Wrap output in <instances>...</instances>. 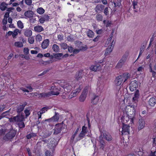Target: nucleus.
<instances>
[{
    "instance_id": "f257e3e1",
    "label": "nucleus",
    "mask_w": 156,
    "mask_h": 156,
    "mask_svg": "<svg viewBox=\"0 0 156 156\" xmlns=\"http://www.w3.org/2000/svg\"><path fill=\"white\" fill-rule=\"evenodd\" d=\"M24 120V115H20L16 116H13L9 119L10 122L17 123L20 128H23L25 127V124L23 122Z\"/></svg>"
},
{
    "instance_id": "f03ea898",
    "label": "nucleus",
    "mask_w": 156,
    "mask_h": 156,
    "mask_svg": "<svg viewBox=\"0 0 156 156\" xmlns=\"http://www.w3.org/2000/svg\"><path fill=\"white\" fill-rule=\"evenodd\" d=\"M129 77V74L128 73H124L122 75L119 76L115 79V84L117 86H119L121 84L124 79L123 83L125 82Z\"/></svg>"
},
{
    "instance_id": "7ed1b4c3",
    "label": "nucleus",
    "mask_w": 156,
    "mask_h": 156,
    "mask_svg": "<svg viewBox=\"0 0 156 156\" xmlns=\"http://www.w3.org/2000/svg\"><path fill=\"white\" fill-rule=\"evenodd\" d=\"M16 132L12 129L6 133L3 137V140L6 141H12L16 136Z\"/></svg>"
},
{
    "instance_id": "20e7f679",
    "label": "nucleus",
    "mask_w": 156,
    "mask_h": 156,
    "mask_svg": "<svg viewBox=\"0 0 156 156\" xmlns=\"http://www.w3.org/2000/svg\"><path fill=\"white\" fill-rule=\"evenodd\" d=\"M136 105H132L130 107V108H128L126 110L127 115L130 117L131 121H132L135 115Z\"/></svg>"
},
{
    "instance_id": "39448f33",
    "label": "nucleus",
    "mask_w": 156,
    "mask_h": 156,
    "mask_svg": "<svg viewBox=\"0 0 156 156\" xmlns=\"http://www.w3.org/2000/svg\"><path fill=\"white\" fill-rule=\"evenodd\" d=\"M27 105V103L24 102L23 104H21L20 105H18L17 106L16 111L18 113L17 115H24L23 111Z\"/></svg>"
},
{
    "instance_id": "423d86ee",
    "label": "nucleus",
    "mask_w": 156,
    "mask_h": 156,
    "mask_svg": "<svg viewBox=\"0 0 156 156\" xmlns=\"http://www.w3.org/2000/svg\"><path fill=\"white\" fill-rule=\"evenodd\" d=\"M130 126L127 124H125L124 123H122V127L121 132L122 135H126L129 134V130Z\"/></svg>"
},
{
    "instance_id": "0eeeda50",
    "label": "nucleus",
    "mask_w": 156,
    "mask_h": 156,
    "mask_svg": "<svg viewBox=\"0 0 156 156\" xmlns=\"http://www.w3.org/2000/svg\"><path fill=\"white\" fill-rule=\"evenodd\" d=\"M88 87H86L84 88L81 95L80 97L79 100L80 101L83 102L85 101L88 93Z\"/></svg>"
},
{
    "instance_id": "6e6552de",
    "label": "nucleus",
    "mask_w": 156,
    "mask_h": 156,
    "mask_svg": "<svg viewBox=\"0 0 156 156\" xmlns=\"http://www.w3.org/2000/svg\"><path fill=\"white\" fill-rule=\"evenodd\" d=\"M49 93L50 96L53 95H58L60 93V90L57 88L52 87L51 91L49 92Z\"/></svg>"
},
{
    "instance_id": "1a4fd4ad",
    "label": "nucleus",
    "mask_w": 156,
    "mask_h": 156,
    "mask_svg": "<svg viewBox=\"0 0 156 156\" xmlns=\"http://www.w3.org/2000/svg\"><path fill=\"white\" fill-rule=\"evenodd\" d=\"M62 125L61 124L56 125L55 128L54 130V134L55 135H57L60 133L62 130Z\"/></svg>"
},
{
    "instance_id": "9d476101",
    "label": "nucleus",
    "mask_w": 156,
    "mask_h": 156,
    "mask_svg": "<svg viewBox=\"0 0 156 156\" xmlns=\"http://www.w3.org/2000/svg\"><path fill=\"white\" fill-rule=\"evenodd\" d=\"M137 86V81L136 80L132 81L129 84L130 90L131 91H133L136 90Z\"/></svg>"
},
{
    "instance_id": "9b49d317",
    "label": "nucleus",
    "mask_w": 156,
    "mask_h": 156,
    "mask_svg": "<svg viewBox=\"0 0 156 156\" xmlns=\"http://www.w3.org/2000/svg\"><path fill=\"white\" fill-rule=\"evenodd\" d=\"M98 141L99 142V145L100 148L104 150V148L106 145V144L105 141L103 139L102 133H101V135L98 138Z\"/></svg>"
},
{
    "instance_id": "f8f14e48",
    "label": "nucleus",
    "mask_w": 156,
    "mask_h": 156,
    "mask_svg": "<svg viewBox=\"0 0 156 156\" xmlns=\"http://www.w3.org/2000/svg\"><path fill=\"white\" fill-rule=\"evenodd\" d=\"M115 43V42H114V40H112V43L110 44V45H108V48L105 51V55L108 54L112 51Z\"/></svg>"
},
{
    "instance_id": "ddd939ff",
    "label": "nucleus",
    "mask_w": 156,
    "mask_h": 156,
    "mask_svg": "<svg viewBox=\"0 0 156 156\" xmlns=\"http://www.w3.org/2000/svg\"><path fill=\"white\" fill-rule=\"evenodd\" d=\"M145 126V122L144 120L142 118L139 119L138 121V129L140 130L144 128Z\"/></svg>"
},
{
    "instance_id": "4468645a",
    "label": "nucleus",
    "mask_w": 156,
    "mask_h": 156,
    "mask_svg": "<svg viewBox=\"0 0 156 156\" xmlns=\"http://www.w3.org/2000/svg\"><path fill=\"white\" fill-rule=\"evenodd\" d=\"M103 137L104 138L108 141H110L112 140V137L111 135L108 133L104 132L103 133Z\"/></svg>"
},
{
    "instance_id": "2eb2a0df",
    "label": "nucleus",
    "mask_w": 156,
    "mask_h": 156,
    "mask_svg": "<svg viewBox=\"0 0 156 156\" xmlns=\"http://www.w3.org/2000/svg\"><path fill=\"white\" fill-rule=\"evenodd\" d=\"M49 92H43L41 93L38 94V98H46L50 96Z\"/></svg>"
},
{
    "instance_id": "dca6fc26",
    "label": "nucleus",
    "mask_w": 156,
    "mask_h": 156,
    "mask_svg": "<svg viewBox=\"0 0 156 156\" xmlns=\"http://www.w3.org/2000/svg\"><path fill=\"white\" fill-rule=\"evenodd\" d=\"M90 68L92 71H97L100 70L101 69V67L100 65L97 64L96 65L91 66Z\"/></svg>"
},
{
    "instance_id": "f3484780",
    "label": "nucleus",
    "mask_w": 156,
    "mask_h": 156,
    "mask_svg": "<svg viewBox=\"0 0 156 156\" xmlns=\"http://www.w3.org/2000/svg\"><path fill=\"white\" fill-rule=\"evenodd\" d=\"M104 6L102 4H98L96 6L95 10L97 12H101L104 9Z\"/></svg>"
},
{
    "instance_id": "a211bd4d",
    "label": "nucleus",
    "mask_w": 156,
    "mask_h": 156,
    "mask_svg": "<svg viewBox=\"0 0 156 156\" xmlns=\"http://www.w3.org/2000/svg\"><path fill=\"white\" fill-rule=\"evenodd\" d=\"M140 94L139 91L137 90L134 94V97L133 98V100L135 103V105H136V103L137 102V99L139 98Z\"/></svg>"
},
{
    "instance_id": "6ab92c4d",
    "label": "nucleus",
    "mask_w": 156,
    "mask_h": 156,
    "mask_svg": "<svg viewBox=\"0 0 156 156\" xmlns=\"http://www.w3.org/2000/svg\"><path fill=\"white\" fill-rule=\"evenodd\" d=\"M83 75L82 70H80L76 73L75 75V79L77 81L79 80L82 78Z\"/></svg>"
},
{
    "instance_id": "aec40b11",
    "label": "nucleus",
    "mask_w": 156,
    "mask_h": 156,
    "mask_svg": "<svg viewBox=\"0 0 156 156\" xmlns=\"http://www.w3.org/2000/svg\"><path fill=\"white\" fill-rule=\"evenodd\" d=\"M63 87L64 90L67 92H70L72 88V86L69 83L65 85Z\"/></svg>"
},
{
    "instance_id": "412c9836",
    "label": "nucleus",
    "mask_w": 156,
    "mask_h": 156,
    "mask_svg": "<svg viewBox=\"0 0 156 156\" xmlns=\"http://www.w3.org/2000/svg\"><path fill=\"white\" fill-rule=\"evenodd\" d=\"M148 103L150 105L153 107L156 104V98H151L149 100Z\"/></svg>"
},
{
    "instance_id": "4be33fe9",
    "label": "nucleus",
    "mask_w": 156,
    "mask_h": 156,
    "mask_svg": "<svg viewBox=\"0 0 156 156\" xmlns=\"http://www.w3.org/2000/svg\"><path fill=\"white\" fill-rule=\"evenodd\" d=\"M99 97L97 95H94L91 100V103L94 105H96L98 102Z\"/></svg>"
},
{
    "instance_id": "5701e85b",
    "label": "nucleus",
    "mask_w": 156,
    "mask_h": 156,
    "mask_svg": "<svg viewBox=\"0 0 156 156\" xmlns=\"http://www.w3.org/2000/svg\"><path fill=\"white\" fill-rule=\"evenodd\" d=\"M49 41L48 39L45 40L41 44V47L42 48L45 49L49 45Z\"/></svg>"
},
{
    "instance_id": "b1692460",
    "label": "nucleus",
    "mask_w": 156,
    "mask_h": 156,
    "mask_svg": "<svg viewBox=\"0 0 156 156\" xmlns=\"http://www.w3.org/2000/svg\"><path fill=\"white\" fill-rule=\"evenodd\" d=\"M34 14L33 12L31 10L26 11L24 13L25 16L28 18H31L33 17Z\"/></svg>"
},
{
    "instance_id": "393cba45",
    "label": "nucleus",
    "mask_w": 156,
    "mask_h": 156,
    "mask_svg": "<svg viewBox=\"0 0 156 156\" xmlns=\"http://www.w3.org/2000/svg\"><path fill=\"white\" fill-rule=\"evenodd\" d=\"M34 30L37 32H40L44 30L43 27L40 25H37L34 27Z\"/></svg>"
},
{
    "instance_id": "a878e982",
    "label": "nucleus",
    "mask_w": 156,
    "mask_h": 156,
    "mask_svg": "<svg viewBox=\"0 0 156 156\" xmlns=\"http://www.w3.org/2000/svg\"><path fill=\"white\" fill-rule=\"evenodd\" d=\"M59 115L58 113L55 112V114L52 118V120L54 122H57L59 119Z\"/></svg>"
},
{
    "instance_id": "bb28decb",
    "label": "nucleus",
    "mask_w": 156,
    "mask_h": 156,
    "mask_svg": "<svg viewBox=\"0 0 156 156\" xmlns=\"http://www.w3.org/2000/svg\"><path fill=\"white\" fill-rule=\"evenodd\" d=\"M85 133L81 132L80 133L78 137L76 138V141L77 142L83 138L85 136Z\"/></svg>"
},
{
    "instance_id": "cd10ccee",
    "label": "nucleus",
    "mask_w": 156,
    "mask_h": 156,
    "mask_svg": "<svg viewBox=\"0 0 156 156\" xmlns=\"http://www.w3.org/2000/svg\"><path fill=\"white\" fill-rule=\"evenodd\" d=\"M86 34L88 37H89L92 38L94 37V33L91 30L89 29L87 32Z\"/></svg>"
},
{
    "instance_id": "c85d7f7f",
    "label": "nucleus",
    "mask_w": 156,
    "mask_h": 156,
    "mask_svg": "<svg viewBox=\"0 0 156 156\" xmlns=\"http://www.w3.org/2000/svg\"><path fill=\"white\" fill-rule=\"evenodd\" d=\"M82 87H81L80 86L78 88H76V90L75 91H74L73 92V97H75L77 94L78 93H79L81 89H82Z\"/></svg>"
},
{
    "instance_id": "c756f323",
    "label": "nucleus",
    "mask_w": 156,
    "mask_h": 156,
    "mask_svg": "<svg viewBox=\"0 0 156 156\" xmlns=\"http://www.w3.org/2000/svg\"><path fill=\"white\" fill-rule=\"evenodd\" d=\"M24 34L27 37H30L32 34V31L30 30H27L25 31Z\"/></svg>"
},
{
    "instance_id": "7c9ffc66",
    "label": "nucleus",
    "mask_w": 156,
    "mask_h": 156,
    "mask_svg": "<svg viewBox=\"0 0 156 156\" xmlns=\"http://www.w3.org/2000/svg\"><path fill=\"white\" fill-rule=\"evenodd\" d=\"M7 5L5 3L3 2L0 5V9L2 11L5 10L7 8L6 5Z\"/></svg>"
},
{
    "instance_id": "2f4dec72",
    "label": "nucleus",
    "mask_w": 156,
    "mask_h": 156,
    "mask_svg": "<svg viewBox=\"0 0 156 156\" xmlns=\"http://www.w3.org/2000/svg\"><path fill=\"white\" fill-rule=\"evenodd\" d=\"M52 49L53 51L56 52H58L59 51V46L56 44H54L53 45Z\"/></svg>"
},
{
    "instance_id": "473e14b6",
    "label": "nucleus",
    "mask_w": 156,
    "mask_h": 156,
    "mask_svg": "<svg viewBox=\"0 0 156 156\" xmlns=\"http://www.w3.org/2000/svg\"><path fill=\"white\" fill-rule=\"evenodd\" d=\"M79 128H77L76 129V131L74 132V133L73 135L72 136V137H71V141H72V142H73V140H74V139L75 138L76 135L77 133L79 131Z\"/></svg>"
},
{
    "instance_id": "72a5a7b5",
    "label": "nucleus",
    "mask_w": 156,
    "mask_h": 156,
    "mask_svg": "<svg viewBox=\"0 0 156 156\" xmlns=\"http://www.w3.org/2000/svg\"><path fill=\"white\" fill-rule=\"evenodd\" d=\"M14 45L18 48L22 47L23 46V44L22 43L19 41L16 42L14 43Z\"/></svg>"
},
{
    "instance_id": "f704fd0d",
    "label": "nucleus",
    "mask_w": 156,
    "mask_h": 156,
    "mask_svg": "<svg viewBox=\"0 0 156 156\" xmlns=\"http://www.w3.org/2000/svg\"><path fill=\"white\" fill-rule=\"evenodd\" d=\"M145 48V46L144 45H143L141 47L140 49V51L139 53V55L137 59V60H136H136L139 58L140 57V55H142V54L143 53L144 51V49Z\"/></svg>"
},
{
    "instance_id": "c9c22d12",
    "label": "nucleus",
    "mask_w": 156,
    "mask_h": 156,
    "mask_svg": "<svg viewBox=\"0 0 156 156\" xmlns=\"http://www.w3.org/2000/svg\"><path fill=\"white\" fill-rule=\"evenodd\" d=\"M44 11V10L41 7L37 9V12L40 14H43Z\"/></svg>"
},
{
    "instance_id": "e433bc0d",
    "label": "nucleus",
    "mask_w": 156,
    "mask_h": 156,
    "mask_svg": "<svg viewBox=\"0 0 156 156\" xmlns=\"http://www.w3.org/2000/svg\"><path fill=\"white\" fill-rule=\"evenodd\" d=\"M49 108L48 107H43L39 111L40 112V114L44 113L45 112L47 111Z\"/></svg>"
},
{
    "instance_id": "4c0bfd02",
    "label": "nucleus",
    "mask_w": 156,
    "mask_h": 156,
    "mask_svg": "<svg viewBox=\"0 0 156 156\" xmlns=\"http://www.w3.org/2000/svg\"><path fill=\"white\" fill-rule=\"evenodd\" d=\"M50 143L51 146L53 147H55L57 144L56 140L55 139L52 140L51 141Z\"/></svg>"
},
{
    "instance_id": "58836bf2",
    "label": "nucleus",
    "mask_w": 156,
    "mask_h": 156,
    "mask_svg": "<svg viewBox=\"0 0 156 156\" xmlns=\"http://www.w3.org/2000/svg\"><path fill=\"white\" fill-rule=\"evenodd\" d=\"M53 55L55 58H57L59 57H60L63 55L62 53H58L56 54H54Z\"/></svg>"
},
{
    "instance_id": "ea45409f",
    "label": "nucleus",
    "mask_w": 156,
    "mask_h": 156,
    "mask_svg": "<svg viewBox=\"0 0 156 156\" xmlns=\"http://www.w3.org/2000/svg\"><path fill=\"white\" fill-rule=\"evenodd\" d=\"M19 31V30L16 29L13 32H12V36L13 38L15 37L16 36L18 35V32Z\"/></svg>"
},
{
    "instance_id": "a19ab883",
    "label": "nucleus",
    "mask_w": 156,
    "mask_h": 156,
    "mask_svg": "<svg viewBox=\"0 0 156 156\" xmlns=\"http://www.w3.org/2000/svg\"><path fill=\"white\" fill-rule=\"evenodd\" d=\"M96 18L98 21H101L102 20L103 17L101 14H98L96 15Z\"/></svg>"
},
{
    "instance_id": "79ce46f5",
    "label": "nucleus",
    "mask_w": 156,
    "mask_h": 156,
    "mask_svg": "<svg viewBox=\"0 0 156 156\" xmlns=\"http://www.w3.org/2000/svg\"><path fill=\"white\" fill-rule=\"evenodd\" d=\"M17 24L19 28L22 29L23 28V24L21 21L19 20L17 22Z\"/></svg>"
},
{
    "instance_id": "37998d69",
    "label": "nucleus",
    "mask_w": 156,
    "mask_h": 156,
    "mask_svg": "<svg viewBox=\"0 0 156 156\" xmlns=\"http://www.w3.org/2000/svg\"><path fill=\"white\" fill-rule=\"evenodd\" d=\"M11 109V108L9 109L8 110L3 112L1 114L2 115L3 117H5V116L9 114V113Z\"/></svg>"
},
{
    "instance_id": "c03bdc74",
    "label": "nucleus",
    "mask_w": 156,
    "mask_h": 156,
    "mask_svg": "<svg viewBox=\"0 0 156 156\" xmlns=\"http://www.w3.org/2000/svg\"><path fill=\"white\" fill-rule=\"evenodd\" d=\"M61 47L64 49H66L68 48L67 45L65 43H62L60 44Z\"/></svg>"
},
{
    "instance_id": "a18cd8bd",
    "label": "nucleus",
    "mask_w": 156,
    "mask_h": 156,
    "mask_svg": "<svg viewBox=\"0 0 156 156\" xmlns=\"http://www.w3.org/2000/svg\"><path fill=\"white\" fill-rule=\"evenodd\" d=\"M112 38L110 37L108 39L107 41H106V43L105 44V46H106L107 47V46L106 45H107L108 44H110H110L112 41Z\"/></svg>"
},
{
    "instance_id": "49530a36",
    "label": "nucleus",
    "mask_w": 156,
    "mask_h": 156,
    "mask_svg": "<svg viewBox=\"0 0 156 156\" xmlns=\"http://www.w3.org/2000/svg\"><path fill=\"white\" fill-rule=\"evenodd\" d=\"M34 38L33 37H30L28 38V41L29 43L30 44H32L34 42Z\"/></svg>"
},
{
    "instance_id": "de8ad7c7",
    "label": "nucleus",
    "mask_w": 156,
    "mask_h": 156,
    "mask_svg": "<svg viewBox=\"0 0 156 156\" xmlns=\"http://www.w3.org/2000/svg\"><path fill=\"white\" fill-rule=\"evenodd\" d=\"M87 49V48L86 45H85L84 46H81L80 47V48H79L80 51H84L86 50Z\"/></svg>"
},
{
    "instance_id": "09e8293b",
    "label": "nucleus",
    "mask_w": 156,
    "mask_h": 156,
    "mask_svg": "<svg viewBox=\"0 0 156 156\" xmlns=\"http://www.w3.org/2000/svg\"><path fill=\"white\" fill-rule=\"evenodd\" d=\"M52 133V132L51 131H47L44 134V137H48Z\"/></svg>"
},
{
    "instance_id": "8fccbe9b",
    "label": "nucleus",
    "mask_w": 156,
    "mask_h": 156,
    "mask_svg": "<svg viewBox=\"0 0 156 156\" xmlns=\"http://www.w3.org/2000/svg\"><path fill=\"white\" fill-rule=\"evenodd\" d=\"M130 119V117H129L127 115L126 116H124L123 118V122H126L128 121L129 119Z\"/></svg>"
},
{
    "instance_id": "3c124183",
    "label": "nucleus",
    "mask_w": 156,
    "mask_h": 156,
    "mask_svg": "<svg viewBox=\"0 0 156 156\" xmlns=\"http://www.w3.org/2000/svg\"><path fill=\"white\" fill-rule=\"evenodd\" d=\"M138 2L136 1H133V2L132 5L133 6V8L135 9L137 7Z\"/></svg>"
},
{
    "instance_id": "603ef678",
    "label": "nucleus",
    "mask_w": 156,
    "mask_h": 156,
    "mask_svg": "<svg viewBox=\"0 0 156 156\" xmlns=\"http://www.w3.org/2000/svg\"><path fill=\"white\" fill-rule=\"evenodd\" d=\"M24 112L26 117H27L30 114V111L27 109H25Z\"/></svg>"
},
{
    "instance_id": "864d4df0",
    "label": "nucleus",
    "mask_w": 156,
    "mask_h": 156,
    "mask_svg": "<svg viewBox=\"0 0 156 156\" xmlns=\"http://www.w3.org/2000/svg\"><path fill=\"white\" fill-rule=\"evenodd\" d=\"M42 16L45 21H48L50 19L49 16L47 15H44Z\"/></svg>"
},
{
    "instance_id": "5fc2aeb1",
    "label": "nucleus",
    "mask_w": 156,
    "mask_h": 156,
    "mask_svg": "<svg viewBox=\"0 0 156 156\" xmlns=\"http://www.w3.org/2000/svg\"><path fill=\"white\" fill-rule=\"evenodd\" d=\"M25 2L28 5H30L32 3V0H25Z\"/></svg>"
},
{
    "instance_id": "6e6d98bb",
    "label": "nucleus",
    "mask_w": 156,
    "mask_h": 156,
    "mask_svg": "<svg viewBox=\"0 0 156 156\" xmlns=\"http://www.w3.org/2000/svg\"><path fill=\"white\" fill-rule=\"evenodd\" d=\"M150 72H151V73H152V76H153V77H154V79H155V78L156 77V72L154 71H153V70L151 69V70H150Z\"/></svg>"
},
{
    "instance_id": "4d7b16f0",
    "label": "nucleus",
    "mask_w": 156,
    "mask_h": 156,
    "mask_svg": "<svg viewBox=\"0 0 156 156\" xmlns=\"http://www.w3.org/2000/svg\"><path fill=\"white\" fill-rule=\"evenodd\" d=\"M29 49L28 48H25L23 49V52L24 53L27 55L29 53Z\"/></svg>"
},
{
    "instance_id": "13d9d810",
    "label": "nucleus",
    "mask_w": 156,
    "mask_h": 156,
    "mask_svg": "<svg viewBox=\"0 0 156 156\" xmlns=\"http://www.w3.org/2000/svg\"><path fill=\"white\" fill-rule=\"evenodd\" d=\"M46 156H52L51 154V152L50 151L47 150L45 152Z\"/></svg>"
},
{
    "instance_id": "bf43d9fd",
    "label": "nucleus",
    "mask_w": 156,
    "mask_h": 156,
    "mask_svg": "<svg viewBox=\"0 0 156 156\" xmlns=\"http://www.w3.org/2000/svg\"><path fill=\"white\" fill-rule=\"evenodd\" d=\"M104 13L106 16L108 14L109 11L108 7H106L105 8L104 11Z\"/></svg>"
},
{
    "instance_id": "052dcab7",
    "label": "nucleus",
    "mask_w": 156,
    "mask_h": 156,
    "mask_svg": "<svg viewBox=\"0 0 156 156\" xmlns=\"http://www.w3.org/2000/svg\"><path fill=\"white\" fill-rule=\"evenodd\" d=\"M68 47V51L69 52L72 53L73 52L74 50V48L72 46H69Z\"/></svg>"
},
{
    "instance_id": "680f3d73",
    "label": "nucleus",
    "mask_w": 156,
    "mask_h": 156,
    "mask_svg": "<svg viewBox=\"0 0 156 156\" xmlns=\"http://www.w3.org/2000/svg\"><path fill=\"white\" fill-rule=\"evenodd\" d=\"M127 56L125 55H123L121 58L120 59V60L124 61V62H125L127 59Z\"/></svg>"
},
{
    "instance_id": "e2e57ef3",
    "label": "nucleus",
    "mask_w": 156,
    "mask_h": 156,
    "mask_svg": "<svg viewBox=\"0 0 156 156\" xmlns=\"http://www.w3.org/2000/svg\"><path fill=\"white\" fill-rule=\"evenodd\" d=\"M87 127H86L85 126H83L82 127V131L81 132L85 133V134H86L87 132Z\"/></svg>"
},
{
    "instance_id": "0e129e2a",
    "label": "nucleus",
    "mask_w": 156,
    "mask_h": 156,
    "mask_svg": "<svg viewBox=\"0 0 156 156\" xmlns=\"http://www.w3.org/2000/svg\"><path fill=\"white\" fill-rule=\"evenodd\" d=\"M123 65V64H122L121 63H120V62H119L116 65V67H117L118 68H120L122 67Z\"/></svg>"
},
{
    "instance_id": "69168bd1",
    "label": "nucleus",
    "mask_w": 156,
    "mask_h": 156,
    "mask_svg": "<svg viewBox=\"0 0 156 156\" xmlns=\"http://www.w3.org/2000/svg\"><path fill=\"white\" fill-rule=\"evenodd\" d=\"M36 40L39 41H41L42 40V37L40 35H38L36 37Z\"/></svg>"
},
{
    "instance_id": "338daca9",
    "label": "nucleus",
    "mask_w": 156,
    "mask_h": 156,
    "mask_svg": "<svg viewBox=\"0 0 156 156\" xmlns=\"http://www.w3.org/2000/svg\"><path fill=\"white\" fill-rule=\"evenodd\" d=\"M34 136V134L31 133L29 134L27 136V139H30L31 137Z\"/></svg>"
},
{
    "instance_id": "774afa93",
    "label": "nucleus",
    "mask_w": 156,
    "mask_h": 156,
    "mask_svg": "<svg viewBox=\"0 0 156 156\" xmlns=\"http://www.w3.org/2000/svg\"><path fill=\"white\" fill-rule=\"evenodd\" d=\"M5 107V105H0V112H2Z\"/></svg>"
}]
</instances>
